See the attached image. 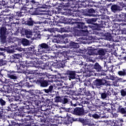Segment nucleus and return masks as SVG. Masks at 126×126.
Returning a JSON list of instances; mask_svg holds the SVG:
<instances>
[{"instance_id": "33", "label": "nucleus", "mask_w": 126, "mask_h": 126, "mask_svg": "<svg viewBox=\"0 0 126 126\" xmlns=\"http://www.w3.org/2000/svg\"><path fill=\"white\" fill-rule=\"evenodd\" d=\"M69 46L73 49H78L79 48V41H77V42L70 41Z\"/></svg>"}, {"instance_id": "1", "label": "nucleus", "mask_w": 126, "mask_h": 126, "mask_svg": "<svg viewBox=\"0 0 126 126\" xmlns=\"http://www.w3.org/2000/svg\"><path fill=\"white\" fill-rule=\"evenodd\" d=\"M87 24H92V25H89V27L92 29L94 31V34L98 35L99 32L98 31H101L102 30V23H104L102 20H100L98 18H92L91 19H85Z\"/></svg>"}, {"instance_id": "55", "label": "nucleus", "mask_w": 126, "mask_h": 126, "mask_svg": "<svg viewBox=\"0 0 126 126\" xmlns=\"http://www.w3.org/2000/svg\"><path fill=\"white\" fill-rule=\"evenodd\" d=\"M118 111L121 114H126V108L122 107V106H120L118 108Z\"/></svg>"}, {"instance_id": "17", "label": "nucleus", "mask_w": 126, "mask_h": 126, "mask_svg": "<svg viewBox=\"0 0 126 126\" xmlns=\"http://www.w3.org/2000/svg\"><path fill=\"white\" fill-rule=\"evenodd\" d=\"M49 48L48 44L45 43H41L38 45V52L41 55H42V54H45V53H47L46 50H48Z\"/></svg>"}, {"instance_id": "56", "label": "nucleus", "mask_w": 126, "mask_h": 126, "mask_svg": "<svg viewBox=\"0 0 126 126\" xmlns=\"http://www.w3.org/2000/svg\"><path fill=\"white\" fill-rule=\"evenodd\" d=\"M53 23L54 25H57V26H62L61 24L63 23V22H61L60 20H58L57 21L56 20V21H54Z\"/></svg>"}, {"instance_id": "39", "label": "nucleus", "mask_w": 126, "mask_h": 126, "mask_svg": "<svg viewBox=\"0 0 126 126\" xmlns=\"http://www.w3.org/2000/svg\"><path fill=\"white\" fill-rule=\"evenodd\" d=\"M3 88L5 91V93H11V92H12V88L10 87L9 85H4Z\"/></svg>"}, {"instance_id": "15", "label": "nucleus", "mask_w": 126, "mask_h": 126, "mask_svg": "<svg viewBox=\"0 0 126 126\" xmlns=\"http://www.w3.org/2000/svg\"><path fill=\"white\" fill-rule=\"evenodd\" d=\"M7 75L6 77L11 79V80H16L17 78H18V75L17 73H18L17 71H15L14 70H6Z\"/></svg>"}, {"instance_id": "14", "label": "nucleus", "mask_w": 126, "mask_h": 126, "mask_svg": "<svg viewBox=\"0 0 126 126\" xmlns=\"http://www.w3.org/2000/svg\"><path fill=\"white\" fill-rule=\"evenodd\" d=\"M11 125H9V126H39L38 125H36L35 123L32 122H27L23 123L16 122L14 120L11 121Z\"/></svg>"}, {"instance_id": "4", "label": "nucleus", "mask_w": 126, "mask_h": 126, "mask_svg": "<svg viewBox=\"0 0 126 126\" xmlns=\"http://www.w3.org/2000/svg\"><path fill=\"white\" fill-rule=\"evenodd\" d=\"M111 29H108L106 32H104V36L106 37V40L108 41H113L114 40V36L112 35L113 34V31L117 32L119 31V29L120 28V24L118 23H114L113 26H111Z\"/></svg>"}, {"instance_id": "8", "label": "nucleus", "mask_w": 126, "mask_h": 126, "mask_svg": "<svg viewBox=\"0 0 126 126\" xmlns=\"http://www.w3.org/2000/svg\"><path fill=\"white\" fill-rule=\"evenodd\" d=\"M23 21H24V23L23 24H25V25H27L28 26L32 27L34 24H41V22H37L35 23L34 21V19L32 18V17L29 14L26 15L25 18L23 19Z\"/></svg>"}, {"instance_id": "29", "label": "nucleus", "mask_w": 126, "mask_h": 126, "mask_svg": "<svg viewBox=\"0 0 126 126\" xmlns=\"http://www.w3.org/2000/svg\"><path fill=\"white\" fill-rule=\"evenodd\" d=\"M0 22L2 23V24H3L4 27L6 28V30L7 31H8V30H11V29H12L11 25L7 24L6 22H4L2 18L1 17H0Z\"/></svg>"}, {"instance_id": "23", "label": "nucleus", "mask_w": 126, "mask_h": 126, "mask_svg": "<svg viewBox=\"0 0 126 126\" xmlns=\"http://www.w3.org/2000/svg\"><path fill=\"white\" fill-rule=\"evenodd\" d=\"M21 33L22 35H25L28 39L31 38L33 35V32L31 31L29 29H22L21 30Z\"/></svg>"}, {"instance_id": "25", "label": "nucleus", "mask_w": 126, "mask_h": 126, "mask_svg": "<svg viewBox=\"0 0 126 126\" xmlns=\"http://www.w3.org/2000/svg\"><path fill=\"white\" fill-rule=\"evenodd\" d=\"M17 110H18V106L17 105L11 103L7 105L5 111H7V112H14L17 111Z\"/></svg>"}, {"instance_id": "38", "label": "nucleus", "mask_w": 126, "mask_h": 126, "mask_svg": "<svg viewBox=\"0 0 126 126\" xmlns=\"http://www.w3.org/2000/svg\"><path fill=\"white\" fill-rule=\"evenodd\" d=\"M41 23H43L45 26H53V22H52L51 19H46L43 22H40V24Z\"/></svg>"}, {"instance_id": "61", "label": "nucleus", "mask_w": 126, "mask_h": 126, "mask_svg": "<svg viewBox=\"0 0 126 126\" xmlns=\"http://www.w3.org/2000/svg\"><path fill=\"white\" fill-rule=\"evenodd\" d=\"M32 86H33V85H31L30 83H29V82H27V80L23 87H26V88H31Z\"/></svg>"}, {"instance_id": "5", "label": "nucleus", "mask_w": 126, "mask_h": 126, "mask_svg": "<svg viewBox=\"0 0 126 126\" xmlns=\"http://www.w3.org/2000/svg\"><path fill=\"white\" fill-rule=\"evenodd\" d=\"M93 68L95 69L96 72H100V75L106 76L107 75L106 72L108 71V68L109 67L106 65V63H104V67H103L99 63L96 62L94 64Z\"/></svg>"}, {"instance_id": "57", "label": "nucleus", "mask_w": 126, "mask_h": 126, "mask_svg": "<svg viewBox=\"0 0 126 126\" xmlns=\"http://www.w3.org/2000/svg\"><path fill=\"white\" fill-rule=\"evenodd\" d=\"M20 11L22 12V11H27L28 12L29 11H30L29 8L25 6V5H23V6H22L21 8Z\"/></svg>"}, {"instance_id": "32", "label": "nucleus", "mask_w": 126, "mask_h": 126, "mask_svg": "<svg viewBox=\"0 0 126 126\" xmlns=\"http://www.w3.org/2000/svg\"><path fill=\"white\" fill-rule=\"evenodd\" d=\"M20 111L23 113H24V114H30L32 115H33V116H36V115L38 114V113H35V112H34V111L29 110L28 109H26L22 107H20Z\"/></svg>"}, {"instance_id": "47", "label": "nucleus", "mask_w": 126, "mask_h": 126, "mask_svg": "<svg viewBox=\"0 0 126 126\" xmlns=\"http://www.w3.org/2000/svg\"><path fill=\"white\" fill-rule=\"evenodd\" d=\"M13 100L12 101H16V102L19 101L20 102H21L22 101V99L21 98V96L20 95H15L14 96V98H12Z\"/></svg>"}, {"instance_id": "18", "label": "nucleus", "mask_w": 126, "mask_h": 126, "mask_svg": "<svg viewBox=\"0 0 126 126\" xmlns=\"http://www.w3.org/2000/svg\"><path fill=\"white\" fill-rule=\"evenodd\" d=\"M9 49L10 53L23 51V48L21 47V45L19 44L14 43L13 45L9 46Z\"/></svg>"}, {"instance_id": "30", "label": "nucleus", "mask_w": 126, "mask_h": 126, "mask_svg": "<svg viewBox=\"0 0 126 126\" xmlns=\"http://www.w3.org/2000/svg\"><path fill=\"white\" fill-rule=\"evenodd\" d=\"M84 95H86L88 99H92V98L95 97V92L94 91L90 92L89 91H86V92H84Z\"/></svg>"}, {"instance_id": "64", "label": "nucleus", "mask_w": 126, "mask_h": 126, "mask_svg": "<svg viewBox=\"0 0 126 126\" xmlns=\"http://www.w3.org/2000/svg\"><path fill=\"white\" fill-rule=\"evenodd\" d=\"M21 54H15L13 55V57L15 60H18L21 58Z\"/></svg>"}, {"instance_id": "54", "label": "nucleus", "mask_w": 126, "mask_h": 126, "mask_svg": "<svg viewBox=\"0 0 126 126\" xmlns=\"http://www.w3.org/2000/svg\"><path fill=\"white\" fill-rule=\"evenodd\" d=\"M3 123V120H1L0 121V126H10V124H9V123L8 121H4Z\"/></svg>"}, {"instance_id": "20", "label": "nucleus", "mask_w": 126, "mask_h": 126, "mask_svg": "<svg viewBox=\"0 0 126 126\" xmlns=\"http://www.w3.org/2000/svg\"><path fill=\"white\" fill-rule=\"evenodd\" d=\"M79 1H81L82 2V5L84 6V7H87L90 6V7H93L94 6H96L94 4L95 2L94 1H92L91 0H80Z\"/></svg>"}, {"instance_id": "10", "label": "nucleus", "mask_w": 126, "mask_h": 126, "mask_svg": "<svg viewBox=\"0 0 126 126\" xmlns=\"http://www.w3.org/2000/svg\"><path fill=\"white\" fill-rule=\"evenodd\" d=\"M35 83L41 88H46L49 85H51V83H48L47 80H45V76L39 77V78L37 79Z\"/></svg>"}, {"instance_id": "22", "label": "nucleus", "mask_w": 126, "mask_h": 126, "mask_svg": "<svg viewBox=\"0 0 126 126\" xmlns=\"http://www.w3.org/2000/svg\"><path fill=\"white\" fill-rule=\"evenodd\" d=\"M69 41V39L65 37H57L56 39L53 40V42L55 43H60L61 44H67Z\"/></svg>"}, {"instance_id": "63", "label": "nucleus", "mask_w": 126, "mask_h": 126, "mask_svg": "<svg viewBox=\"0 0 126 126\" xmlns=\"http://www.w3.org/2000/svg\"><path fill=\"white\" fill-rule=\"evenodd\" d=\"M28 50L29 51H31L32 52L31 53H33V54H34V53L36 52V49H35V46L33 45H32L30 47H29L28 48Z\"/></svg>"}, {"instance_id": "37", "label": "nucleus", "mask_w": 126, "mask_h": 126, "mask_svg": "<svg viewBox=\"0 0 126 126\" xmlns=\"http://www.w3.org/2000/svg\"><path fill=\"white\" fill-rule=\"evenodd\" d=\"M72 34L74 37L81 36V31L78 30L76 28H74L72 32Z\"/></svg>"}, {"instance_id": "12", "label": "nucleus", "mask_w": 126, "mask_h": 126, "mask_svg": "<svg viewBox=\"0 0 126 126\" xmlns=\"http://www.w3.org/2000/svg\"><path fill=\"white\" fill-rule=\"evenodd\" d=\"M73 24L76 25V28L79 29H81V32L83 33H87L88 32V27L89 26L86 25L87 23L83 22H75L73 23Z\"/></svg>"}, {"instance_id": "16", "label": "nucleus", "mask_w": 126, "mask_h": 126, "mask_svg": "<svg viewBox=\"0 0 126 126\" xmlns=\"http://www.w3.org/2000/svg\"><path fill=\"white\" fill-rule=\"evenodd\" d=\"M111 95V92L108 89L103 90L102 92H100L98 93L99 99H102V100H107Z\"/></svg>"}, {"instance_id": "46", "label": "nucleus", "mask_w": 126, "mask_h": 126, "mask_svg": "<svg viewBox=\"0 0 126 126\" xmlns=\"http://www.w3.org/2000/svg\"><path fill=\"white\" fill-rule=\"evenodd\" d=\"M48 80H46L48 83H53L55 81V77L54 76L51 75H49L47 76Z\"/></svg>"}, {"instance_id": "34", "label": "nucleus", "mask_w": 126, "mask_h": 126, "mask_svg": "<svg viewBox=\"0 0 126 126\" xmlns=\"http://www.w3.org/2000/svg\"><path fill=\"white\" fill-rule=\"evenodd\" d=\"M42 91L47 94L53 93L54 92V86L50 85L48 89H44L42 90Z\"/></svg>"}, {"instance_id": "59", "label": "nucleus", "mask_w": 126, "mask_h": 126, "mask_svg": "<svg viewBox=\"0 0 126 126\" xmlns=\"http://www.w3.org/2000/svg\"><path fill=\"white\" fill-rule=\"evenodd\" d=\"M102 21L104 23H101V25H102L101 26V28L102 27H104L105 28H111V26H109V25L108 24V22H105L104 21Z\"/></svg>"}, {"instance_id": "51", "label": "nucleus", "mask_w": 126, "mask_h": 126, "mask_svg": "<svg viewBox=\"0 0 126 126\" xmlns=\"http://www.w3.org/2000/svg\"><path fill=\"white\" fill-rule=\"evenodd\" d=\"M66 89H67V90L65 91V94H67V95H73V94L74 91L72 89L66 88Z\"/></svg>"}, {"instance_id": "58", "label": "nucleus", "mask_w": 126, "mask_h": 126, "mask_svg": "<svg viewBox=\"0 0 126 126\" xmlns=\"http://www.w3.org/2000/svg\"><path fill=\"white\" fill-rule=\"evenodd\" d=\"M30 0H21V4L23 5H29Z\"/></svg>"}, {"instance_id": "50", "label": "nucleus", "mask_w": 126, "mask_h": 126, "mask_svg": "<svg viewBox=\"0 0 126 126\" xmlns=\"http://www.w3.org/2000/svg\"><path fill=\"white\" fill-rule=\"evenodd\" d=\"M61 122L60 123H61V124H63V125H69L67 117H66L65 118H61Z\"/></svg>"}, {"instance_id": "40", "label": "nucleus", "mask_w": 126, "mask_h": 126, "mask_svg": "<svg viewBox=\"0 0 126 126\" xmlns=\"http://www.w3.org/2000/svg\"><path fill=\"white\" fill-rule=\"evenodd\" d=\"M31 63L33 64V65H35L36 64H43V61H40V59H39V58H36L34 60H31Z\"/></svg>"}, {"instance_id": "62", "label": "nucleus", "mask_w": 126, "mask_h": 126, "mask_svg": "<svg viewBox=\"0 0 126 126\" xmlns=\"http://www.w3.org/2000/svg\"><path fill=\"white\" fill-rule=\"evenodd\" d=\"M121 95L122 97H126V88L122 89L120 91Z\"/></svg>"}, {"instance_id": "3", "label": "nucleus", "mask_w": 126, "mask_h": 126, "mask_svg": "<svg viewBox=\"0 0 126 126\" xmlns=\"http://www.w3.org/2000/svg\"><path fill=\"white\" fill-rule=\"evenodd\" d=\"M71 106L75 107H70L68 109V112L72 114V115L78 116V117H82V116H85L86 115V113L84 111L83 106H82L81 107L78 106H80V103L78 101H76L75 103H74L73 101H71Z\"/></svg>"}, {"instance_id": "44", "label": "nucleus", "mask_w": 126, "mask_h": 126, "mask_svg": "<svg viewBox=\"0 0 126 126\" xmlns=\"http://www.w3.org/2000/svg\"><path fill=\"white\" fill-rule=\"evenodd\" d=\"M29 13L31 15H39V11L36 9L30 10Z\"/></svg>"}, {"instance_id": "60", "label": "nucleus", "mask_w": 126, "mask_h": 126, "mask_svg": "<svg viewBox=\"0 0 126 126\" xmlns=\"http://www.w3.org/2000/svg\"><path fill=\"white\" fill-rule=\"evenodd\" d=\"M33 38L34 39H40L41 38V34L38 32H34L33 33Z\"/></svg>"}, {"instance_id": "19", "label": "nucleus", "mask_w": 126, "mask_h": 126, "mask_svg": "<svg viewBox=\"0 0 126 126\" xmlns=\"http://www.w3.org/2000/svg\"><path fill=\"white\" fill-rule=\"evenodd\" d=\"M8 100H9V98L7 96H2L0 98V106H1L2 110H4V111H5L8 105L7 104Z\"/></svg>"}, {"instance_id": "52", "label": "nucleus", "mask_w": 126, "mask_h": 126, "mask_svg": "<svg viewBox=\"0 0 126 126\" xmlns=\"http://www.w3.org/2000/svg\"><path fill=\"white\" fill-rule=\"evenodd\" d=\"M69 102V98H65V97H62L61 99V103L63 104V105L65 104H68Z\"/></svg>"}, {"instance_id": "13", "label": "nucleus", "mask_w": 126, "mask_h": 126, "mask_svg": "<svg viewBox=\"0 0 126 126\" xmlns=\"http://www.w3.org/2000/svg\"><path fill=\"white\" fill-rule=\"evenodd\" d=\"M108 81L106 80V79L102 78V79H96L93 82V86H94L96 87V88H100L101 86H103L107 83Z\"/></svg>"}, {"instance_id": "28", "label": "nucleus", "mask_w": 126, "mask_h": 126, "mask_svg": "<svg viewBox=\"0 0 126 126\" xmlns=\"http://www.w3.org/2000/svg\"><path fill=\"white\" fill-rule=\"evenodd\" d=\"M96 52L95 55L96 56H100V57H104L106 55V49L97 48L95 49Z\"/></svg>"}, {"instance_id": "11", "label": "nucleus", "mask_w": 126, "mask_h": 126, "mask_svg": "<svg viewBox=\"0 0 126 126\" xmlns=\"http://www.w3.org/2000/svg\"><path fill=\"white\" fill-rule=\"evenodd\" d=\"M41 111H43L42 109V107L41 109L40 110V112H41ZM51 113L52 112L51 111V110L49 109H46V110H44L43 112L44 116L38 117L37 121H38V122H40V123L48 124V121H47V120H48V117H49V115H51Z\"/></svg>"}, {"instance_id": "48", "label": "nucleus", "mask_w": 126, "mask_h": 126, "mask_svg": "<svg viewBox=\"0 0 126 126\" xmlns=\"http://www.w3.org/2000/svg\"><path fill=\"white\" fill-rule=\"evenodd\" d=\"M35 78L36 77H35V76H31L30 77L27 76V79L29 78L30 82H31L32 83H34L37 81Z\"/></svg>"}, {"instance_id": "2", "label": "nucleus", "mask_w": 126, "mask_h": 126, "mask_svg": "<svg viewBox=\"0 0 126 126\" xmlns=\"http://www.w3.org/2000/svg\"><path fill=\"white\" fill-rule=\"evenodd\" d=\"M26 99H27V100L26 99H25V100H24V101L23 102L24 105H26L24 106H22L20 107L29 110H30V109H32L34 114H39V113H40V110L42 109L41 106L38 105L40 104V102H39L38 101L31 102L29 98Z\"/></svg>"}, {"instance_id": "9", "label": "nucleus", "mask_w": 126, "mask_h": 126, "mask_svg": "<svg viewBox=\"0 0 126 126\" xmlns=\"http://www.w3.org/2000/svg\"><path fill=\"white\" fill-rule=\"evenodd\" d=\"M60 57H61L62 60L57 63L58 68L64 67L65 66V63H66V61L68 59V56H67L65 51H63V52L60 54Z\"/></svg>"}, {"instance_id": "24", "label": "nucleus", "mask_w": 126, "mask_h": 126, "mask_svg": "<svg viewBox=\"0 0 126 126\" xmlns=\"http://www.w3.org/2000/svg\"><path fill=\"white\" fill-rule=\"evenodd\" d=\"M23 12H22L21 11L16 12L15 15L9 17L10 21L11 20H13V19H15V20H20V17L23 16Z\"/></svg>"}, {"instance_id": "21", "label": "nucleus", "mask_w": 126, "mask_h": 126, "mask_svg": "<svg viewBox=\"0 0 126 126\" xmlns=\"http://www.w3.org/2000/svg\"><path fill=\"white\" fill-rule=\"evenodd\" d=\"M65 74L68 76L69 80L71 79H75L76 78V71L73 70L72 69H67Z\"/></svg>"}, {"instance_id": "45", "label": "nucleus", "mask_w": 126, "mask_h": 126, "mask_svg": "<svg viewBox=\"0 0 126 126\" xmlns=\"http://www.w3.org/2000/svg\"><path fill=\"white\" fill-rule=\"evenodd\" d=\"M21 43L23 46H29L30 45V42L26 38H22Z\"/></svg>"}, {"instance_id": "42", "label": "nucleus", "mask_w": 126, "mask_h": 126, "mask_svg": "<svg viewBox=\"0 0 126 126\" xmlns=\"http://www.w3.org/2000/svg\"><path fill=\"white\" fill-rule=\"evenodd\" d=\"M111 9L112 12H117L118 10H120V6L117 4H113L111 6Z\"/></svg>"}, {"instance_id": "43", "label": "nucleus", "mask_w": 126, "mask_h": 126, "mask_svg": "<svg viewBox=\"0 0 126 126\" xmlns=\"http://www.w3.org/2000/svg\"><path fill=\"white\" fill-rule=\"evenodd\" d=\"M33 74L36 75L37 79L40 77H43L45 76V74L40 73V71H38V70H34L33 72Z\"/></svg>"}, {"instance_id": "53", "label": "nucleus", "mask_w": 126, "mask_h": 126, "mask_svg": "<svg viewBox=\"0 0 126 126\" xmlns=\"http://www.w3.org/2000/svg\"><path fill=\"white\" fill-rule=\"evenodd\" d=\"M118 74L120 76H126V69H123L122 71H119Z\"/></svg>"}, {"instance_id": "35", "label": "nucleus", "mask_w": 126, "mask_h": 126, "mask_svg": "<svg viewBox=\"0 0 126 126\" xmlns=\"http://www.w3.org/2000/svg\"><path fill=\"white\" fill-rule=\"evenodd\" d=\"M23 116L20 113V112L16 113L15 115V120L18 121L19 122L23 121Z\"/></svg>"}, {"instance_id": "7", "label": "nucleus", "mask_w": 126, "mask_h": 126, "mask_svg": "<svg viewBox=\"0 0 126 126\" xmlns=\"http://www.w3.org/2000/svg\"><path fill=\"white\" fill-rule=\"evenodd\" d=\"M6 28L3 26L1 22H0V42L1 44L6 43Z\"/></svg>"}, {"instance_id": "31", "label": "nucleus", "mask_w": 126, "mask_h": 126, "mask_svg": "<svg viewBox=\"0 0 126 126\" xmlns=\"http://www.w3.org/2000/svg\"><path fill=\"white\" fill-rule=\"evenodd\" d=\"M118 20L120 22L122 21H124V22H126V13H124L123 12H121L118 16Z\"/></svg>"}, {"instance_id": "6", "label": "nucleus", "mask_w": 126, "mask_h": 126, "mask_svg": "<svg viewBox=\"0 0 126 126\" xmlns=\"http://www.w3.org/2000/svg\"><path fill=\"white\" fill-rule=\"evenodd\" d=\"M41 91L36 90L34 91V93H32V96L27 95L26 99H29L30 101H32V102H36V101H38L39 102V104L38 105L42 107V102L38 99H40V95H41Z\"/></svg>"}, {"instance_id": "49", "label": "nucleus", "mask_w": 126, "mask_h": 126, "mask_svg": "<svg viewBox=\"0 0 126 126\" xmlns=\"http://www.w3.org/2000/svg\"><path fill=\"white\" fill-rule=\"evenodd\" d=\"M62 97L60 96V95H56L54 98V103H62Z\"/></svg>"}, {"instance_id": "36", "label": "nucleus", "mask_w": 126, "mask_h": 126, "mask_svg": "<svg viewBox=\"0 0 126 126\" xmlns=\"http://www.w3.org/2000/svg\"><path fill=\"white\" fill-rule=\"evenodd\" d=\"M75 0H69V2L68 3L67 7L68 9V7H71V8H74L76 7V3H75Z\"/></svg>"}, {"instance_id": "41", "label": "nucleus", "mask_w": 126, "mask_h": 126, "mask_svg": "<svg viewBox=\"0 0 126 126\" xmlns=\"http://www.w3.org/2000/svg\"><path fill=\"white\" fill-rule=\"evenodd\" d=\"M93 80V78L92 77L88 78V79H85L84 82L85 86H91V82H92Z\"/></svg>"}, {"instance_id": "27", "label": "nucleus", "mask_w": 126, "mask_h": 126, "mask_svg": "<svg viewBox=\"0 0 126 126\" xmlns=\"http://www.w3.org/2000/svg\"><path fill=\"white\" fill-rule=\"evenodd\" d=\"M86 15L90 17H97L98 14H97V12H96V11L94 9L91 8L88 10L87 13H86Z\"/></svg>"}, {"instance_id": "26", "label": "nucleus", "mask_w": 126, "mask_h": 126, "mask_svg": "<svg viewBox=\"0 0 126 126\" xmlns=\"http://www.w3.org/2000/svg\"><path fill=\"white\" fill-rule=\"evenodd\" d=\"M27 66L26 61H22L20 63L19 67H18V70L20 73H24L25 72V67Z\"/></svg>"}]
</instances>
